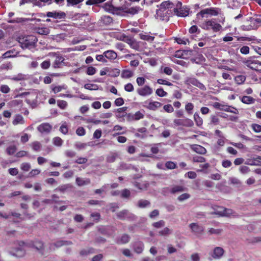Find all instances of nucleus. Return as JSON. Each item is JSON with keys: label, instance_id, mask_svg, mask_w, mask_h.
Wrapping results in <instances>:
<instances>
[{"label": "nucleus", "instance_id": "nucleus-54", "mask_svg": "<svg viewBox=\"0 0 261 261\" xmlns=\"http://www.w3.org/2000/svg\"><path fill=\"white\" fill-rule=\"evenodd\" d=\"M96 71V69L93 66H89L87 68L86 73L89 75H94Z\"/></svg>", "mask_w": 261, "mask_h": 261}, {"label": "nucleus", "instance_id": "nucleus-44", "mask_svg": "<svg viewBox=\"0 0 261 261\" xmlns=\"http://www.w3.org/2000/svg\"><path fill=\"white\" fill-rule=\"evenodd\" d=\"M128 214V211L127 210H123L122 211H120L118 212L117 214V217L118 218L121 219V220H124L126 218V216Z\"/></svg>", "mask_w": 261, "mask_h": 261}, {"label": "nucleus", "instance_id": "nucleus-1", "mask_svg": "<svg viewBox=\"0 0 261 261\" xmlns=\"http://www.w3.org/2000/svg\"><path fill=\"white\" fill-rule=\"evenodd\" d=\"M124 0H110L104 4L105 10L113 14L119 15L121 12L125 11Z\"/></svg>", "mask_w": 261, "mask_h": 261}, {"label": "nucleus", "instance_id": "nucleus-48", "mask_svg": "<svg viewBox=\"0 0 261 261\" xmlns=\"http://www.w3.org/2000/svg\"><path fill=\"white\" fill-rule=\"evenodd\" d=\"M166 167L168 169H174L176 168V164L172 161H168L165 163Z\"/></svg>", "mask_w": 261, "mask_h": 261}, {"label": "nucleus", "instance_id": "nucleus-12", "mask_svg": "<svg viewBox=\"0 0 261 261\" xmlns=\"http://www.w3.org/2000/svg\"><path fill=\"white\" fill-rule=\"evenodd\" d=\"M185 190V188L182 185H175L171 188L166 187L164 188L165 192H169L172 194H175L177 193L184 192Z\"/></svg>", "mask_w": 261, "mask_h": 261}, {"label": "nucleus", "instance_id": "nucleus-41", "mask_svg": "<svg viewBox=\"0 0 261 261\" xmlns=\"http://www.w3.org/2000/svg\"><path fill=\"white\" fill-rule=\"evenodd\" d=\"M16 147L15 145H10L6 149V152L8 154L11 155H13L16 151Z\"/></svg>", "mask_w": 261, "mask_h": 261}, {"label": "nucleus", "instance_id": "nucleus-45", "mask_svg": "<svg viewBox=\"0 0 261 261\" xmlns=\"http://www.w3.org/2000/svg\"><path fill=\"white\" fill-rule=\"evenodd\" d=\"M84 88L89 90H97L98 89V86L96 84H86L84 85Z\"/></svg>", "mask_w": 261, "mask_h": 261}, {"label": "nucleus", "instance_id": "nucleus-64", "mask_svg": "<svg viewBox=\"0 0 261 261\" xmlns=\"http://www.w3.org/2000/svg\"><path fill=\"white\" fill-rule=\"evenodd\" d=\"M190 197V195L189 194L184 193V194H182L181 195H179L177 199L180 201H182L185 200H186V199L189 198Z\"/></svg>", "mask_w": 261, "mask_h": 261}, {"label": "nucleus", "instance_id": "nucleus-60", "mask_svg": "<svg viewBox=\"0 0 261 261\" xmlns=\"http://www.w3.org/2000/svg\"><path fill=\"white\" fill-rule=\"evenodd\" d=\"M0 91L3 93L7 94L10 92V89L8 86L2 85L0 87Z\"/></svg>", "mask_w": 261, "mask_h": 261}, {"label": "nucleus", "instance_id": "nucleus-11", "mask_svg": "<svg viewBox=\"0 0 261 261\" xmlns=\"http://www.w3.org/2000/svg\"><path fill=\"white\" fill-rule=\"evenodd\" d=\"M189 227L196 236H200L203 234L204 231V228L202 225H199L197 223H192L189 225Z\"/></svg>", "mask_w": 261, "mask_h": 261}, {"label": "nucleus", "instance_id": "nucleus-49", "mask_svg": "<svg viewBox=\"0 0 261 261\" xmlns=\"http://www.w3.org/2000/svg\"><path fill=\"white\" fill-rule=\"evenodd\" d=\"M140 10L139 7H131L129 8L126 12L131 14H136L139 12Z\"/></svg>", "mask_w": 261, "mask_h": 261}, {"label": "nucleus", "instance_id": "nucleus-57", "mask_svg": "<svg viewBox=\"0 0 261 261\" xmlns=\"http://www.w3.org/2000/svg\"><path fill=\"white\" fill-rule=\"evenodd\" d=\"M189 32L190 34H194L195 33H197L198 34H199L200 32V30L198 28L197 26L196 25H193L190 27V28L189 30Z\"/></svg>", "mask_w": 261, "mask_h": 261}, {"label": "nucleus", "instance_id": "nucleus-25", "mask_svg": "<svg viewBox=\"0 0 261 261\" xmlns=\"http://www.w3.org/2000/svg\"><path fill=\"white\" fill-rule=\"evenodd\" d=\"M130 237L127 234H123L119 239H118L116 243L118 244H124L129 242Z\"/></svg>", "mask_w": 261, "mask_h": 261}, {"label": "nucleus", "instance_id": "nucleus-58", "mask_svg": "<svg viewBox=\"0 0 261 261\" xmlns=\"http://www.w3.org/2000/svg\"><path fill=\"white\" fill-rule=\"evenodd\" d=\"M20 168L24 171H29L31 169V165L28 163H23L21 165Z\"/></svg>", "mask_w": 261, "mask_h": 261}, {"label": "nucleus", "instance_id": "nucleus-61", "mask_svg": "<svg viewBox=\"0 0 261 261\" xmlns=\"http://www.w3.org/2000/svg\"><path fill=\"white\" fill-rule=\"evenodd\" d=\"M164 111L167 113H172L174 111V109L171 105L167 104L163 107Z\"/></svg>", "mask_w": 261, "mask_h": 261}, {"label": "nucleus", "instance_id": "nucleus-13", "mask_svg": "<svg viewBox=\"0 0 261 261\" xmlns=\"http://www.w3.org/2000/svg\"><path fill=\"white\" fill-rule=\"evenodd\" d=\"M51 126L48 123H43L37 127L38 130L41 133H49L51 129Z\"/></svg>", "mask_w": 261, "mask_h": 261}, {"label": "nucleus", "instance_id": "nucleus-5", "mask_svg": "<svg viewBox=\"0 0 261 261\" xmlns=\"http://www.w3.org/2000/svg\"><path fill=\"white\" fill-rule=\"evenodd\" d=\"M200 27L204 30H209L212 29L215 32L219 31L222 28L221 25L219 23L213 20L205 21L201 25H200Z\"/></svg>", "mask_w": 261, "mask_h": 261}, {"label": "nucleus", "instance_id": "nucleus-14", "mask_svg": "<svg viewBox=\"0 0 261 261\" xmlns=\"http://www.w3.org/2000/svg\"><path fill=\"white\" fill-rule=\"evenodd\" d=\"M46 16L48 17H52L57 19H63L66 17V14L64 12H48Z\"/></svg>", "mask_w": 261, "mask_h": 261}, {"label": "nucleus", "instance_id": "nucleus-26", "mask_svg": "<svg viewBox=\"0 0 261 261\" xmlns=\"http://www.w3.org/2000/svg\"><path fill=\"white\" fill-rule=\"evenodd\" d=\"M161 106L162 103L158 101L150 102L147 106V108L150 110L155 111L161 107Z\"/></svg>", "mask_w": 261, "mask_h": 261}, {"label": "nucleus", "instance_id": "nucleus-52", "mask_svg": "<svg viewBox=\"0 0 261 261\" xmlns=\"http://www.w3.org/2000/svg\"><path fill=\"white\" fill-rule=\"evenodd\" d=\"M251 128L253 130L255 133H260L261 132V125L253 123L251 125Z\"/></svg>", "mask_w": 261, "mask_h": 261}, {"label": "nucleus", "instance_id": "nucleus-19", "mask_svg": "<svg viewBox=\"0 0 261 261\" xmlns=\"http://www.w3.org/2000/svg\"><path fill=\"white\" fill-rule=\"evenodd\" d=\"M103 54L106 58L109 59L110 61L114 60L117 58V53L113 50H108L105 51Z\"/></svg>", "mask_w": 261, "mask_h": 261}, {"label": "nucleus", "instance_id": "nucleus-27", "mask_svg": "<svg viewBox=\"0 0 261 261\" xmlns=\"http://www.w3.org/2000/svg\"><path fill=\"white\" fill-rule=\"evenodd\" d=\"M241 101L245 104H252L255 102V99L251 96H243L241 99Z\"/></svg>", "mask_w": 261, "mask_h": 261}, {"label": "nucleus", "instance_id": "nucleus-8", "mask_svg": "<svg viewBox=\"0 0 261 261\" xmlns=\"http://www.w3.org/2000/svg\"><path fill=\"white\" fill-rule=\"evenodd\" d=\"M173 122L174 124L177 126L192 127L194 125L193 121L189 118H185L183 119H176L174 120Z\"/></svg>", "mask_w": 261, "mask_h": 261}, {"label": "nucleus", "instance_id": "nucleus-53", "mask_svg": "<svg viewBox=\"0 0 261 261\" xmlns=\"http://www.w3.org/2000/svg\"><path fill=\"white\" fill-rule=\"evenodd\" d=\"M58 106L61 109H65L67 106V103L66 101L63 100H57Z\"/></svg>", "mask_w": 261, "mask_h": 261}, {"label": "nucleus", "instance_id": "nucleus-42", "mask_svg": "<svg viewBox=\"0 0 261 261\" xmlns=\"http://www.w3.org/2000/svg\"><path fill=\"white\" fill-rule=\"evenodd\" d=\"M144 117L143 114H142L140 111L136 112L134 115L132 116V119L134 120H139L141 119H143Z\"/></svg>", "mask_w": 261, "mask_h": 261}, {"label": "nucleus", "instance_id": "nucleus-4", "mask_svg": "<svg viewBox=\"0 0 261 261\" xmlns=\"http://www.w3.org/2000/svg\"><path fill=\"white\" fill-rule=\"evenodd\" d=\"M190 8L187 6H182L180 2L176 3L175 7L174 8V12L176 15L179 17H184L189 14Z\"/></svg>", "mask_w": 261, "mask_h": 261}, {"label": "nucleus", "instance_id": "nucleus-32", "mask_svg": "<svg viewBox=\"0 0 261 261\" xmlns=\"http://www.w3.org/2000/svg\"><path fill=\"white\" fill-rule=\"evenodd\" d=\"M150 205L149 201L145 199H140L138 201L137 206L139 208H145Z\"/></svg>", "mask_w": 261, "mask_h": 261}, {"label": "nucleus", "instance_id": "nucleus-36", "mask_svg": "<svg viewBox=\"0 0 261 261\" xmlns=\"http://www.w3.org/2000/svg\"><path fill=\"white\" fill-rule=\"evenodd\" d=\"M94 253V249L92 247L88 248V249H82L80 252V254L82 256L84 255H87L90 254H92Z\"/></svg>", "mask_w": 261, "mask_h": 261}, {"label": "nucleus", "instance_id": "nucleus-35", "mask_svg": "<svg viewBox=\"0 0 261 261\" xmlns=\"http://www.w3.org/2000/svg\"><path fill=\"white\" fill-rule=\"evenodd\" d=\"M240 49V52L241 54L244 55H248L250 53V48L248 46L243 45L237 48V49Z\"/></svg>", "mask_w": 261, "mask_h": 261}, {"label": "nucleus", "instance_id": "nucleus-40", "mask_svg": "<svg viewBox=\"0 0 261 261\" xmlns=\"http://www.w3.org/2000/svg\"><path fill=\"white\" fill-rule=\"evenodd\" d=\"M249 164L250 165L261 166V156H257L256 158H253Z\"/></svg>", "mask_w": 261, "mask_h": 261}, {"label": "nucleus", "instance_id": "nucleus-59", "mask_svg": "<svg viewBox=\"0 0 261 261\" xmlns=\"http://www.w3.org/2000/svg\"><path fill=\"white\" fill-rule=\"evenodd\" d=\"M76 134L79 136H83L86 134V130L83 127H79L76 130Z\"/></svg>", "mask_w": 261, "mask_h": 261}, {"label": "nucleus", "instance_id": "nucleus-28", "mask_svg": "<svg viewBox=\"0 0 261 261\" xmlns=\"http://www.w3.org/2000/svg\"><path fill=\"white\" fill-rule=\"evenodd\" d=\"M35 31L37 33L40 35H47L49 34L50 30L46 27L37 28H36Z\"/></svg>", "mask_w": 261, "mask_h": 261}, {"label": "nucleus", "instance_id": "nucleus-63", "mask_svg": "<svg viewBox=\"0 0 261 261\" xmlns=\"http://www.w3.org/2000/svg\"><path fill=\"white\" fill-rule=\"evenodd\" d=\"M235 80L238 84H241L244 82L246 80V77L244 75H240L237 76L235 78Z\"/></svg>", "mask_w": 261, "mask_h": 261}, {"label": "nucleus", "instance_id": "nucleus-29", "mask_svg": "<svg viewBox=\"0 0 261 261\" xmlns=\"http://www.w3.org/2000/svg\"><path fill=\"white\" fill-rule=\"evenodd\" d=\"M139 35L141 39L148 42H152L154 39V37L150 36L146 33H140Z\"/></svg>", "mask_w": 261, "mask_h": 261}, {"label": "nucleus", "instance_id": "nucleus-10", "mask_svg": "<svg viewBox=\"0 0 261 261\" xmlns=\"http://www.w3.org/2000/svg\"><path fill=\"white\" fill-rule=\"evenodd\" d=\"M218 14L217 11L214 8H206L200 11L197 14V17L199 18L200 17L203 18L205 16V15H210L216 16Z\"/></svg>", "mask_w": 261, "mask_h": 261}, {"label": "nucleus", "instance_id": "nucleus-34", "mask_svg": "<svg viewBox=\"0 0 261 261\" xmlns=\"http://www.w3.org/2000/svg\"><path fill=\"white\" fill-rule=\"evenodd\" d=\"M102 23L105 25H109L113 22V18L110 16H103L101 18Z\"/></svg>", "mask_w": 261, "mask_h": 261}, {"label": "nucleus", "instance_id": "nucleus-47", "mask_svg": "<svg viewBox=\"0 0 261 261\" xmlns=\"http://www.w3.org/2000/svg\"><path fill=\"white\" fill-rule=\"evenodd\" d=\"M31 146L32 147L33 149L36 151H38L40 150V149H41V144L38 141L33 142L32 143Z\"/></svg>", "mask_w": 261, "mask_h": 261}, {"label": "nucleus", "instance_id": "nucleus-3", "mask_svg": "<svg viewBox=\"0 0 261 261\" xmlns=\"http://www.w3.org/2000/svg\"><path fill=\"white\" fill-rule=\"evenodd\" d=\"M243 63L250 69L261 72V62L257 60L255 57H250L243 60Z\"/></svg>", "mask_w": 261, "mask_h": 261}, {"label": "nucleus", "instance_id": "nucleus-38", "mask_svg": "<svg viewBox=\"0 0 261 261\" xmlns=\"http://www.w3.org/2000/svg\"><path fill=\"white\" fill-rule=\"evenodd\" d=\"M194 108V106L192 102H188L185 106V110L189 115H191L193 114Z\"/></svg>", "mask_w": 261, "mask_h": 261}, {"label": "nucleus", "instance_id": "nucleus-30", "mask_svg": "<svg viewBox=\"0 0 261 261\" xmlns=\"http://www.w3.org/2000/svg\"><path fill=\"white\" fill-rule=\"evenodd\" d=\"M134 75V73L131 70L124 69L122 71L121 76L123 79H129L132 77Z\"/></svg>", "mask_w": 261, "mask_h": 261}, {"label": "nucleus", "instance_id": "nucleus-15", "mask_svg": "<svg viewBox=\"0 0 261 261\" xmlns=\"http://www.w3.org/2000/svg\"><path fill=\"white\" fill-rule=\"evenodd\" d=\"M191 149L195 152L200 154H205L206 153V149L201 145L193 144L191 146Z\"/></svg>", "mask_w": 261, "mask_h": 261}, {"label": "nucleus", "instance_id": "nucleus-18", "mask_svg": "<svg viewBox=\"0 0 261 261\" xmlns=\"http://www.w3.org/2000/svg\"><path fill=\"white\" fill-rule=\"evenodd\" d=\"M64 58L61 56H58L56 57L53 66L55 68H58L64 64Z\"/></svg>", "mask_w": 261, "mask_h": 261}, {"label": "nucleus", "instance_id": "nucleus-56", "mask_svg": "<svg viewBox=\"0 0 261 261\" xmlns=\"http://www.w3.org/2000/svg\"><path fill=\"white\" fill-rule=\"evenodd\" d=\"M171 230L168 227H165L162 230H160L159 232V234L160 236H167L170 233Z\"/></svg>", "mask_w": 261, "mask_h": 261}, {"label": "nucleus", "instance_id": "nucleus-46", "mask_svg": "<svg viewBox=\"0 0 261 261\" xmlns=\"http://www.w3.org/2000/svg\"><path fill=\"white\" fill-rule=\"evenodd\" d=\"M165 222L164 220H160L158 222H154L152 224V226L156 228H160L165 226Z\"/></svg>", "mask_w": 261, "mask_h": 261}, {"label": "nucleus", "instance_id": "nucleus-37", "mask_svg": "<svg viewBox=\"0 0 261 261\" xmlns=\"http://www.w3.org/2000/svg\"><path fill=\"white\" fill-rule=\"evenodd\" d=\"M194 119L195 121L196 125L198 126H201L203 124V120L199 116V114L197 113H195L194 114Z\"/></svg>", "mask_w": 261, "mask_h": 261}, {"label": "nucleus", "instance_id": "nucleus-23", "mask_svg": "<svg viewBox=\"0 0 261 261\" xmlns=\"http://www.w3.org/2000/svg\"><path fill=\"white\" fill-rule=\"evenodd\" d=\"M24 123V120L22 115L17 114L14 116V118L12 121V124L14 125H16L18 124H23Z\"/></svg>", "mask_w": 261, "mask_h": 261}, {"label": "nucleus", "instance_id": "nucleus-50", "mask_svg": "<svg viewBox=\"0 0 261 261\" xmlns=\"http://www.w3.org/2000/svg\"><path fill=\"white\" fill-rule=\"evenodd\" d=\"M106 0H87L86 2L87 5H93L100 4Z\"/></svg>", "mask_w": 261, "mask_h": 261}, {"label": "nucleus", "instance_id": "nucleus-7", "mask_svg": "<svg viewBox=\"0 0 261 261\" xmlns=\"http://www.w3.org/2000/svg\"><path fill=\"white\" fill-rule=\"evenodd\" d=\"M20 246H27L28 247H33L38 251H41L43 248V244L42 242L36 240L34 242H31L25 243L23 241H20L18 244Z\"/></svg>", "mask_w": 261, "mask_h": 261}, {"label": "nucleus", "instance_id": "nucleus-6", "mask_svg": "<svg viewBox=\"0 0 261 261\" xmlns=\"http://www.w3.org/2000/svg\"><path fill=\"white\" fill-rule=\"evenodd\" d=\"M261 25V18H251L250 23L248 25H243L242 26L244 30H251L256 29L258 27Z\"/></svg>", "mask_w": 261, "mask_h": 261}, {"label": "nucleus", "instance_id": "nucleus-17", "mask_svg": "<svg viewBox=\"0 0 261 261\" xmlns=\"http://www.w3.org/2000/svg\"><path fill=\"white\" fill-rule=\"evenodd\" d=\"M176 3H172L169 1L162 2L160 5L161 10H165L167 9H173L175 7Z\"/></svg>", "mask_w": 261, "mask_h": 261}, {"label": "nucleus", "instance_id": "nucleus-31", "mask_svg": "<svg viewBox=\"0 0 261 261\" xmlns=\"http://www.w3.org/2000/svg\"><path fill=\"white\" fill-rule=\"evenodd\" d=\"M127 110V107H122L117 109L116 117L117 118H122L126 115L125 111Z\"/></svg>", "mask_w": 261, "mask_h": 261}, {"label": "nucleus", "instance_id": "nucleus-22", "mask_svg": "<svg viewBox=\"0 0 261 261\" xmlns=\"http://www.w3.org/2000/svg\"><path fill=\"white\" fill-rule=\"evenodd\" d=\"M75 181L79 186H83L91 183V180L89 178L83 179L81 177H76Z\"/></svg>", "mask_w": 261, "mask_h": 261}, {"label": "nucleus", "instance_id": "nucleus-39", "mask_svg": "<svg viewBox=\"0 0 261 261\" xmlns=\"http://www.w3.org/2000/svg\"><path fill=\"white\" fill-rule=\"evenodd\" d=\"M15 53V50H10L6 53H5L4 54H3L2 58L4 59L6 58H12L15 56V55H14V53Z\"/></svg>", "mask_w": 261, "mask_h": 261}, {"label": "nucleus", "instance_id": "nucleus-16", "mask_svg": "<svg viewBox=\"0 0 261 261\" xmlns=\"http://www.w3.org/2000/svg\"><path fill=\"white\" fill-rule=\"evenodd\" d=\"M20 247L17 248L11 252L13 256H15L18 257H21L24 255L25 253V250L21 247H27V246H20Z\"/></svg>", "mask_w": 261, "mask_h": 261}, {"label": "nucleus", "instance_id": "nucleus-43", "mask_svg": "<svg viewBox=\"0 0 261 261\" xmlns=\"http://www.w3.org/2000/svg\"><path fill=\"white\" fill-rule=\"evenodd\" d=\"M192 161L195 163H204L206 161V159L201 156L195 155L192 158Z\"/></svg>", "mask_w": 261, "mask_h": 261}, {"label": "nucleus", "instance_id": "nucleus-21", "mask_svg": "<svg viewBox=\"0 0 261 261\" xmlns=\"http://www.w3.org/2000/svg\"><path fill=\"white\" fill-rule=\"evenodd\" d=\"M144 244L141 241L136 242L134 245V249L137 253H141L144 249Z\"/></svg>", "mask_w": 261, "mask_h": 261}, {"label": "nucleus", "instance_id": "nucleus-9", "mask_svg": "<svg viewBox=\"0 0 261 261\" xmlns=\"http://www.w3.org/2000/svg\"><path fill=\"white\" fill-rule=\"evenodd\" d=\"M137 92L141 96H147L152 94L153 90L149 86L145 85L141 88H138Z\"/></svg>", "mask_w": 261, "mask_h": 261}, {"label": "nucleus", "instance_id": "nucleus-55", "mask_svg": "<svg viewBox=\"0 0 261 261\" xmlns=\"http://www.w3.org/2000/svg\"><path fill=\"white\" fill-rule=\"evenodd\" d=\"M155 93L160 97H164L167 95V93L163 88L157 89Z\"/></svg>", "mask_w": 261, "mask_h": 261}, {"label": "nucleus", "instance_id": "nucleus-33", "mask_svg": "<svg viewBox=\"0 0 261 261\" xmlns=\"http://www.w3.org/2000/svg\"><path fill=\"white\" fill-rule=\"evenodd\" d=\"M72 243L71 241H58L53 244V245L56 247H60L62 246H67L71 245Z\"/></svg>", "mask_w": 261, "mask_h": 261}, {"label": "nucleus", "instance_id": "nucleus-20", "mask_svg": "<svg viewBox=\"0 0 261 261\" xmlns=\"http://www.w3.org/2000/svg\"><path fill=\"white\" fill-rule=\"evenodd\" d=\"M224 250L220 247H215L212 256L214 258H220L224 254Z\"/></svg>", "mask_w": 261, "mask_h": 261}, {"label": "nucleus", "instance_id": "nucleus-24", "mask_svg": "<svg viewBox=\"0 0 261 261\" xmlns=\"http://www.w3.org/2000/svg\"><path fill=\"white\" fill-rule=\"evenodd\" d=\"M213 107L216 109L221 111H228L229 106L227 105L222 104L218 102H215L213 104Z\"/></svg>", "mask_w": 261, "mask_h": 261}, {"label": "nucleus", "instance_id": "nucleus-2", "mask_svg": "<svg viewBox=\"0 0 261 261\" xmlns=\"http://www.w3.org/2000/svg\"><path fill=\"white\" fill-rule=\"evenodd\" d=\"M17 41L23 49H31L36 46L38 39L34 35H21L17 37Z\"/></svg>", "mask_w": 261, "mask_h": 261}, {"label": "nucleus", "instance_id": "nucleus-62", "mask_svg": "<svg viewBox=\"0 0 261 261\" xmlns=\"http://www.w3.org/2000/svg\"><path fill=\"white\" fill-rule=\"evenodd\" d=\"M231 184L239 187L241 185V182L240 180L236 177H231L229 179Z\"/></svg>", "mask_w": 261, "mask_h": 261}, {"label": "nucleus", "instance_id": "nucleus-51", "mask_svg": "<svg viewBox=\"0 0 261 261\" xmlns=\"http://www.w3.org/2000/svg\"><path fill=\"white\" fill-rule=\"evenodd\" d=\"M53 143L55 146H61L63 144V140L59 137H55L53 139Z\"/></svg>", "mask_w": 261, "mask_h": 261}]
</instances>
